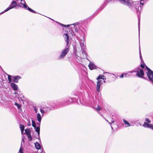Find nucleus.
Returning a JSON list of instances; mask_svg holds the SVG:
<instances>
[{"instance_id":"nucleus-1","label":"nucleus","mask_w":153,"mask_h":153,"mask_svg":"<svg viewBox=\"0 0 153 153\" xmlns=\"http://www.w3.org/2000/svg\"><path fill=\"white\" fill-rule=\"evenodd\" d=\"M69 46H67L65 48L63 49L60 55L59 56L58 59H61L64 58L69 51Z\"/></svg>"},{"instance_id":"nucleus-2","label":"nucleus","mask_w":153,"mask_h":153,"mask_svg":"<svg viewBox=\"0 0 153 153\" xmlns=\"http://www.w3.org/2000/svg\"><path fill=\"white\" fill-rule=\"evenodd\" d=\"M132 3L134 5V7L136 8V11L137 15H140V11L141 10V7H140V4L138 2L132 1Z\"/></svg>"},{"instance_id":"nucleus-3","label":"nucleus","mask_w":153,"mask_h":153,"mask_svg":"<svg viewBox=\"0 0 153 153\" xmlns=\"http://www.w3.org/2000/svg\"><path fill=\"white\" fill-rule=\"evenodd\" d=\"M17 5V3L15 1H13L10 5L9 7H7L6 9H5L4 11L1 12L0 13L1 14H2L5 12H6L14 8Z\"/></svg>"},{"instance_id":"nucleus-4","label":"nucleus","mask_w":153,"mask_h":153,"mask_svg":"<svg viewBox=\"0 0 153 153\" xmlns=\"http://www.w3.org/2000/svg\"><path fill=\"white\" fill-rule=\"evenodd\" d=\"M146 69L148 71V72L146 73L148 77L151 81L153 82V71L147 67H146Z\"/></svg>"},{"instance_id":"nucleus-5","label":"nucleus","mask_w":153,"mask_h":153,"mask_svg":"<svg viewBox=\"0 0 153 153\" xmlns=\"http://www.w3.org/2000/svg\"><path fill=\"white\" fill-rule=\"evenodd\" d=\"M137 72V73L136 74V75L137 76L140 78H143V76L144 75V73L143 70L142 69H140V71L137 70L136 71H134V70H133L132 71L129 72H128V73H132L133 72Z\"/></svg>"},{"instance_id":"nucleus-6","label":"nucleus","mask_w":153,"mask_h":153,"mask_svg":"<svg viewBox=\"0 0 153 153\" xmlns=\"http://www.w3.org/2000/svg\"><path fill=\"white\" fill-rule=\"evenodd\" d=\"M12 78L13 80H12V81L13 82L17 83L18 82L19 80L21 78V77L19 76H12Z\"/></svg>"},{"instance_id":"nucleus-7","label":"nucleus","mask_w":153,"mask_h":153,"mask_svg":"<svg viewBox=\"0 0 153 153\" xmlns=\"http://www.w3.org/2000/svg\"><path fill=\"white\" fill-rule=\"evenodd\" d=\"M143 126L145 127L150 128L153 130V125L152 124H148L145 122L144 123V124L143 125Z\"/></svg>"},{"instance_id":"nucleus-8","label":"nucleus","mask_w":153,"mask_h":153,"mask_svg":"<svg viewBox=\"0 0 153 153\" xmlns=\"http://www.w3.org/2000/svg\"><path fill=\"white\" fill-rule=\"evenodd\" d=\"M64 39L67 42L66 45L68 46L69 43V37L68 34L67 33H64L63 35Z\"/></svg>"},{"instance_id":"nucleus-9","label":"nucleus","mask_w":153,"mask_h":153,"mask_svg":"<svg viewBox=\"0 0 153 153\" xmlns=\"http://www.w3.org/2000/svg\"><path fill=\"white\" fill-rule=\"evenodd\" d=\"M102 80H98L97 82V91L99 92L100 91V86L102 84Z\"/></svg>"},{"instance_id":"nucleus-10","label":"nucleus","mask_w":153,"mask_h":153,"mask_svg":"<svg viewBox=\"0 0 153 153\" xmlns=\"http://www.w3.org/2000/svg\"><path fill=\"white\" fill-rule=\"evenodd\" d=\"M121 3L124 4H126L127 5L130 6L131 5V3L129 1H126L125 0H119Z\"/></svg>"},{"instance_id":"nucleus-11","label":"nucleus","mask_w":153,"mask_h":153,"mask_svg":"<svg viewBox=\"0 0 153 153\" xmlns=\"http://www.w3.org/2000/svg\"><path fill=\"white\" fill-rule=\"evenodd\" d=\"M10 86L14 90H16L18 89V88L17 85L15 83L11 82L10 83Z\"/></svg>"},{"instance_id":"nucleus-12","label":"nucleus","mask_w":153,"mask_h":153,"mask_svg":"<svg viewBox=\"0 0 153 153\" xmlns=\"http://www.w3.org/2000/svg\"><path fill=\"white\" fill-rule=\"evenodd\" d=\"M88 66L90 69L91 70L95 69L96 68V66L94 64L92 63L91 62L89 64Z\"/></svg>"},{"instance_id":"nucleus-13","label":"nucleus","mask_w":153,"mask_h":153,"mask_svg":"<svg viewBox=\"0 0 153 153\" xmlns=\"http://www.w3.org/2000/svg\"><path fill=\"white\" fill-rule=\"evenodd\" d=\"M80 45L81 47V50H82V54H84L85 55V56L86 57H87V54H86V51L84 50H82V48H83L84 49L85 48V46L84 45L83 46H82V45H81V44H80Z\"/></svg>"},{"instance_id":"nucleus-14","label":"nucleus","mask_w":153,"mask_h":153,"mask_svg":"<svg viewBox=\"0 0 153 153\" xmlns=\"http://www.w3.org/2000/svg\"><path fill=\"white\" fill-rule=\"evenodd\" d=\"M35 146L37 149H39L41 148L40 145L38 142H36L35 143Z\"/></svg>"},{"instance_id":"nucleus-15","label":"nucleus","mask_w":153,"mask_h":153,"mask_svg":"<svg viewBox=\"0 0 153 153\" xmlns=\"http://www.w3.org/2000/svg\"><path fill=\"white\" fill-rule=\"evenodd\" d=\"M78 23H74V24H73V25H74V27L75 26L77 25H78ZM72 25V24H71V25H64L62 24H60L61 25L63 26L64 27H69L70 25Z\"/></svg>"},{"instance_id":"nucleus-16","label":"nucleus","mask_w":153,"mask_h":153,"mask_svg":"<svg viewBox=\"0 0 153 153\" xmlns=\"http://www.w3.org/2000/svg\"><path fill=\"white\" fill-rule=\"evenodd\" d=\"M37 119L39 122L40 123L42 118L41 115L39 113L37 114Z\"/></svg>"},{"instance_id":"nucleus-17","label":"nucleus","mask_w":153,"mask_h":153,"mask_svg":"<svg viewBox=\"0 0 153 153\" xmlns=\"http://www.w3.org/2000/svg\"><path fill=\"white\" fill-rule=\"evenodd\" d=\"M34 128L35 129V131L37 132L39 136V137L40 133V128L39 126L37 127H36L35 128Z\"/></svg>"},{"instance_id":"nucleus-18","label":"nucleus","mask_w":153,"mask_h":153,"mask_svg":"<svg viewBox=\"0 0 153 153\" xmlns=\"http://www.w3.org/2000/svg\"><path fill=\"white\" fill-rule=\"evenodd\" d=\"M25 133L27 135L30 134L31 131L28 128H27L25 130Z\"/></svg>"},{"instance_id":"nucleus-19","label":"nucleus","mask_w":153,"mask_h":153,"mask_svg":"<svg viewBox=\"0 0 153 153\" xmlns=\"http://www.w3.org/2000/svg\"><path fill=\"white\" fill-rule=\"evenodd\" d=\"M102 79L103 80H104V79H106V78L105 77L102 75H100L99 76L97 77V79Z\"/></svg>"},{"instance_id":"nucleus-20","label":"nucleus","mask_w":153,"mask_h":153,"mask_svg":"<svg viewBox=\"0 0 153 153\" xmlns=\"http://www.w3.org/2000/svg\"><path fill=\"white\" fill-rule=\"evenodd\" d=\"M123 121L126 125H127L126 127H128L131 126V124L126 120L123 119Z\"/></svg>"},{"instance_id":"nucleus-21","label":"nucleus","mask_w":153,"mask_h":153,"mask_svg":"<svg viewBox=\"0 0 153 153\" xmlns=\"http://www.w3.org/2000/svg\"><path fill=\"white\" fill-rule=\"evenodd\" d=\"M8 76V79L9 80V83H10L12 81V80H13L12 76L11 75L7 74Z\"/></svg>"},{"instance_id":"nucleus-22","label":"nucleus","mask_w":153,"mask_h":153,"mask_svg":"<svg viewBox=\"0 0 153 153\" xmlns=\"http://www.w3.org/2000/svg\"><path fill=\"white\" fill-rule=\"evenodd\" d=\"M19 127L21 130V131H24V128H25L24 126L20 124L19 125Z\"/></svg>"},{"instance_id":"nucleus-23","label":"nucleus","mask_w":153,"mask_h":153,"mask_svg":"<svg viewBox=\"0 0 153 153\" xmlns=\"http://www.w3.org/2000/svg\"><path fill=\"white\" fill-rule=\"evenodd\" d=\"M23 2H24V4L23 3H22V2H21V4L23 5V7L24 8H27L28 7V6L26 4L25 0H23Z\"/></svg>"},{"instance_id":"nucleus-24","label":"nucleus","mask_w":153,"mask_h":153,"mask_svg":"<svg viewBox=\"0 0 153 153\" xmlns=\"http://www.w3.org/2000/svg\"><path fill=\"white\" fill-rule=\"evenodd\" d=\"M27 10H28L29 11L32 12V13H36V12L35 11L32 10V9H31L30 8V7H27Z\"/></svg>"},{"instance_id":"nucleus-25","label":"nucleus","mask_w":153,"mask_h":153,"mask_svg":"<svg viewBox=\"0 0 153 153\" xmlns=\"http://www.w3.org/2000/svg\"><path fill=\"white\" fill-rule=\"evenodd\" d=\"M32 126L34 128H35L36 127L35 122L33 120H32Z\"/></svg>"},{"instance_id":"nucleus-26","label":"nucleus","mask_w":153,"mask_h":153,"mask_svg":"<svg viewBox=\"0 0 153 153\" xmlns=\"http://www.w3.org/2000/svg\"><path fill=\"white\" fill-rule=\"evenodd\" d=\"M28 137V138L29 140L30 141H31L32 140V138L31 137V134H30L28 135H27Z\"/></svg>"},{"instance_id":"nucleus-27","label":"nucleus","mask_w":153,"mask_h":153,"mask_svg":"<svg viewBox=\"0 0 153 153\" xmlns=\"http://www.w3.org/2000/svg\"><path fill=\"white\" fill-rule=\"evenodd\" d=\"M139 53H140V59L141 60V61L142 62V56L141 55V51H140V48H139Z\"/></svg>"},{"instance_id":"nucleus-28","label":"nucleus","mask_w":153,"mask_h":153,"mask_svg":"<svg viewBox=\"0 0 153 153\" xmlns=\"http://www.w3.org/2000/svg\"><path fill=\"white\" fill-rule=\"evenodd\" d=\"M22 143H21V147L20 149L19 150V152L20 153H23V152H22Z\"/></svg>"},{"instance_id":"nucleus-29","label":"nucleus","mask_w":153,"mask_h":153,"mask_svg":"<svg viewBox=\"0 0 153 153\" xmlns=\"http://www.w3.org/2000/svg\"><path fill=\"white\" fill-rule=\"evenodd\" d=\"M96 110L97 111H99L101 109V108L100 107H99V106H98L97 107L95 108Z\"/></svg>"},{"instance_id":"nucleus-30","label":"nucleus","mask_w":153,"mask_h":153,"mask_svg":"<svg viewBox=\"0 0 153 153\" xmlns=\"http://www.w3.org/2000/svg\"><path fill=\"white\" fill-rule=\"evenodd\" d=\"M129 73L128 72L127 73H126V74H125V77H128L129 76Z\"/></svg>"},{"instance_id":"nucleus-31","label":"nucleus","mask_w":153,"mask_h":153,"mask_svg":"<svg viewBox=\"0 0 153 153\" xmlns=\"http://www.w3.org/2000/svg\"><path fill=\"white\" fill-rule=\"evenodd\" d=\"M145 121L148 123H151V121L148 118H146Z\"/></svg>"},{"instance_id":"nucleus-32","label":"nucleus","mask_w":153,"mask_h":153,"mask_svg":"<svg viewBox=\"0 0 153 153\" xmlns=\"http://www.w3.org/2000/svg\"><path fill=\"white\" fill-rule=\"evenodd\" d=\"M140 22L139 20H138V30H139V33H140Z\"/></svg>"},{"instance_id":"nucleus-33","label":"nucleus","mask_w":153,"mask_h":153,"mask_svg":"<svg viewBox=\"0 0 153 153\" xmlns=\"http://www.w3.org/2000/svg\"><path fill=\"white\" fill-rule=\"evenodd\" d=\"M40 111L41 112V113L42 114H44L45 112V111L43 110L42 108L40 109Z\"/></svg>"},{"instance_id":"nucleus-34","label":"nucleus","mask_w":153,"mask_h":153,"mask_svg":"<svg viewBox=\"0 0 153 153\" xmlns=\"http://www.w3.org/2000/svg\"><path fill=\"white\" fill-rule=\"evenodd\" d=\"M15 105H17L19 108L20 107V106L17 103H15Z\"/></svg>"},{"instance_id":"nucleus-35","label":"nucleus","mask_w":153,"mask_h":153,"mask_svg":"<svg viewBox=\"0 0 153 153\" xmlns=\"http://www.w3.org/2000/svg\"><path fill=\"white\" fill-rule=\"evenodd\" d=\"M34 110L35 111L36 113H37V109L36 108V107L35 106L34 107Z\"/></svg>"},{"instance_id":"nucleus-36","label":"nucleus","mask_w":153,"mask_h":153,"mask_svg":"<svg viewBox=\"0 0 153 153\" xmlns=\"http://www.w3.org/2000/svg\"><path fill=\"white\" fill-rule=\"evenodd\" d=\"M140 66L142 68H144V65L143 64H141Z\"/></svg>"},{"instance_id":"nucleus-37","label":"nucleus","mask_w":153,"mask_h":153,"mask_svg":"<svg viewBox=\"0 0 153 153\" xmlns=\"http://www.w3.org/2000/svg\"><path fill=\"white\" fill-rule=\"evenodd\" d=\"M124 77V74H122L121 75L120 77L121 78H123Z\"/></svg>"},{"instance_id":"nucleus-38","label":"nucleus","mask_w":153,"mask_h":153,"mask_svg":"<svg viewBox=\"0 0 153 153\" xmlns=\"http://www.w3.org/2000/svg\"><path fill=\"white\" fill-rule=\"evenodd\" d=\"M75 56H76V58H77V59H78V58H81L78 55H76V54H75Z\"/></svg>"},{"instance_id":"nucleus-39","label":"nucleus","mask_w":153,"mask_h":153,"mask_svg":"<svg viewBox=\"0 0 153 153\" xmlns=\"http://www.w3.org/2000/svg\"><path fill=\"white\" fill-rule=\"evenodd\" d=\"M114 120L113 118H112V120H111V123H114Z\"/></svg>"},{"instance_id":"nucleus-40","label":"nucleus","mask_w":153,"mask_h":153,"mask_svg":"<svg viewBox=\"0 0 153 153\" xmlns=\"http://www.w3.org/2000/svg\"><path fill=\"white\" fill-rule=\"evenodd\" d=\"M40 122H39V123H37V126H40Z\"/></svg>"},{"instance_id":"nucleus-41","label":"nucleus","mask_w":153,"mask_h":153,"mask_svg":"<svg viewBox=\"0 0 153 153\" xmlns=\"http://www.w3.org/2000/svg\"><path fill=\"white\" fill-rule=\"evenodd\" d=\"M24 138H22V142H21V143L22 142H23V143L24 142Z\"/></svg>"},{"instance_id":"nucleus-42","label":"nucleus","mask_w":153,"mask_h":153,"mask_svg":"<svg viewBox=\"0 0 153 153\" xmlns=\"http://www.w3.org/2000/svg\"><path fill=\"white\" fill-rule=\"evenodd\" d=\"M27 126H30V124L29 121V122L27 124Z\"/></svg>"},{"instance_id":"nucleus-43","label":"nucleus","mask_w":153,"mask_h":153,"mask_svg":"<svg viewBox=\"0 0 153 153\" xmlns=\"http://www.w3.org/2000/svg\"><path fill=\"white\" fill-rule=\"evenodd\" d=\"M140 4L142 5H143L144 4L143 3H142L141 2H140Z\"/></svg>"},{"instance_id":"nucleus-44","label":"nucleus","mask_w":153,"mask_h":153,"mask_svg":"<svg viewBox=\"0 0 153 153\" xmlns=\"http://www.w3.org/2000/svg\"><path fill=\"white\" fill-rule=\"evenodd\" d=\"M47 108V106H45V107H44L43 108V109H45V108Z\"/></svg>"},{"instance_id":"nucleus-45","label":"nucleus","mask_w":153,"mask_h":153,"mask_svg":"<svg viewBox=\"0 0 153 153\" xmlns=\"http://www.w3.org/2000/svg\"><path fill=\"white\" fill-rule=\"evenodd\" d=\"M24 131H21L22 134L23 133Z\"/></svg>"},{"instance_id":"nucleus-46","label":"nucleus","mask_w":153,"mask_h":153,"mask_svg":"<svg viewBox=\"0 0 153 153\" xmlns=\"http://www.w3.org/2000/svg\"><path fill=\"white\" fill-rule=\"evenodd\" d=\"M109 123L110 125H111V123Z\"/></svg>"},{"instance_id":"nucleus-47","label":"nucleus","mask_w":153,"mask_h":153,"mask_svg":"<svg viewBox=\"0 0 153 153\" xmlns=\"http://www.w3.org/2000/svg\"><path fill=\"white\" fill-rule=\"evenodd\" d=\"M20 0L21 1H23V0Z\"/></svg>"},{"instance_id":"nucleus-48","label":"nucleus","mask_w":153,"mask_h":153,"mask_svg":"<svg viewBox=\"0 0 153 153\" xmlns=\"http://www.w3.org/2000/svg\"><path fill=\"white\" fill-rule=\"evenodd\" d=\"M22 3H23L24 4V2H23V1H22Z\"/></svg>"},{"instance_id":"nucleus-49","label":"nucleus","mask_w":153,"mask_h":153,"mask_svg":"<svg viewBox=\"0 0 153 153\" xmlns=\"http://www.w3.org/2000/svg\"><path fill=\"white\" fill-rule=\"evenodd\" d=\"M106 121H107V122H108V120H106Z\"/></svg>"},{"instance_id":"nucleus-50","label":"nucleus","mask_w":153,"mask_h":153,"mask_svg":"<svg viewBox=\"0 0 153 153\" xmlns=\"http://www.w3.org/2000/svg\"><path fill=\"white\" fill-rule=\"evenodd\" d=\"M111 128L112 129H113V128L111 127Z\"/></svg>"},{"instance_id":"nucleus-51","label":"nucleus","mask_w":153,"mask_h":153,"mask_svg":"<svg viewBox=\"0 0 153 153\" xmlns=\"http://www.w3.org/2000/svg\"><path fill=\"white\" fill-rule=\"evenodd\" d=\"M104 82H105V81H104Z\"/></svg>"}]
</instances>
